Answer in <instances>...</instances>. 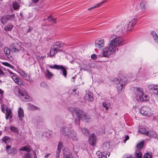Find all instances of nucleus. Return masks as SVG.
Returning a JSON list of instances; mask_svg holds the SVG:
<instances>
[{
  "mask_svg": "<svg viewBox=\"0 0 158 158\" xmlns=\"http://www.w3.org/2000/svg\"><path fill=\"white\" fill-rule=\"evenodd\" d=\"M6 15L8 21H13L15 19L14 15Z\"/></svg>",
  "mask_w": 158,
  "mask_h": 158,
  "instance_id": "39",
  "label": "nucleus"
},
{
  "mask_svg": "<svg viewBox=\"0 0 158 158\" xmlns=\"http://www.w3.org/2000/svg\"><path fill=\"white\" fill-rule=\"evenodd\" d=\"M143 144L144 141H143L137 144L136 145L137 148L139 149H141L143 147Z\"/></svg>",
  "mask_w": 158,
  "mask_h": 158,
  "instance_id": "36",
  "label": "nucleus"
},
{
  "mask_svg": "<svg viewBox=\"0 0 158 158\" xmlns=\"http://www.w3.org/2000/svg\"><path fill=\"white\" fill-rule=\"evenodd\" d=\"M153 38L156 41L158 42V35L157 34L155 35Z\"/></svg>",
  "mask_w": 158,
  "mask_h": 158,
  "instance_id": "50",
  "label": "nucleus"
},
{
  "mask_svg": "<svg viewBox=\"0 0 158 158\" xmlns=\"http://www.w3.org/2000/svg\"><path fill=\"white\" fill-rule=\"evenodd\" d=\"M110 104L107 103L106 102H104L102 103L103 106L105 108V109L108 110L109 109V106Z\"/></svg>",
  "mask_w": 158,
  "mask_h": 158,
  "instance_id": "43",
  "label": "nucleus"
},
{
  "mask_svg": "<svg viewBox=\"0 0 158 158\" xmlns=\"http://www.w3.org/2000/svg\"><path fill=\"white\" fill-rule=\"evenodd\" d=\"M104 45V40L102 39H100L98 40H96L95 41V45L97 48H102Z\"/></svg>",
  "mask_w": 158,
  "mask_h": 158,
  "instance_id": "14",
  "label": "nucleus"
},
{
  "mask_svg": "<svg viewBox=\"0 0 158 158\" xmlns=\"http://www.w3.org/2000/svg\"><path fill=\"white\" fill-rule=\"evenodd\" d=\"M63 153L64 158H70L69 151L67 148H64L63 150Z\"/></svg>",
  "mask_w": 158,
  "mask_h": 158,
  "instance_id": "17",
  "label": "nucleus"
},
{
  "mask_svg": "<svg viewBox=\"0 0 158 158\" xmlns=\"http://www.w3.org/2000/svg\"><path fill=\"white\" fill-rule=\"evenodd\" d=\"M76 91V90L75 89H73V92H75Z\"/></svg>",
  "mask_w": 158,
  "mask_h": 158,
  "instance_id": "64",
  "label": "nucleus"
},
{
  "mask_svg": "<svg viewBox=\"0 0 158 158\" xmlns=\"http://www.w3.org/2000/svg\"><path fill=\"white\" fill-rule=\"evenodd\" d=\"M110 155V152H108L107 153H106V156L107 157V155L108 156V157H109Z\"/></svg>",
  "mask_w": 158,
  "mask_h": 158,
  "instance_id": "60",
  "label": "nucleus"
},
{
  "mask_svg": "<svg viewBox=\"0 0 158 158\" xmlns=\"http://www.w3.org/2000/svg\"><path fill=\"white\" fill-rule=\"evenodd\" d=\"M91 58L92 59L95 60L96 59L97 56L95 54H92L91 56Z\"/></svg>",
  "mask_w": 158,
  "mask_h": 158,
  "instance_id": "53",
  "label": "nucleus"
},
{
  "mask_svg": "<svg viewBox=\"0 0 158 158\" xmlns=\"http://www.w3.org/2000/svg\"><path fill=\"white\" fill-rule=\"evenodd\" d=\"M11 78L17 84L19 85H21L22 84V82L20 81V80L15 75L12 76Z\"/></svg>",
  "mask_w": 158,
  "mask_h": 158,
  "instance_id": "21",
  "label": "nucleus"
},
{
  "mask_svg": "<svg viewBox=\"0 0 158 158\" xmlns=\"http://www.w3.org/2000/svg\"><path fill=\"white\" fill-rule=\"evenodd\" d=\"M13 7L15 10L18 9L19 7V4L16 2H14L12 4Z\"/></svg>",
  "mask_w": 158,
  "mask_h": 158,
  "instance_id": "35",
  "label": "nucleus"
},
{
  "mask_svg": "<svg viewBox=\"0 0 158 158\" xmlns=\"http://www.w3.org/2000/svg\"><path fill=\"white\" fill-rule=\"evenodd\" d=\"M124 158H131V157L130 156H124Z\"/></svg>",
  "mask_w": 158,
  "mask_h": 158,
  "instance_id": "61",
  "label": "nucleus"
},
{
  "mask_svg": "<svg viewBox=\"0 0 158 158\" xmlns=\"http://www.w3.org/2000/svg\"><path fill=\"white\" fill-rule=\"evenodd\" d=\"M123 40L119 36H115L110 41L108 46L103 49V55L104 57H108L109 56L112 54L116 50L117 47L122 45L123 43Z\"/></svg>",
  "mask_w": 158,
  "mask_h": 158,
  "instance_id": "1",
  "label": "nucleus"
},
{
  "mask_svg": "<svg viewBox=\"0 0 158 158\" xmlns=\"http://www.w3.org/2000/svg\"><path fill=\"white\" fill-rule=\"evenodd\" d=\"M6 119L9 118H12L11 115V111L10 109L7 108H6Z\"/></svg>",
  "mask_w": 158,
  "mask_h": 158,
  "instance_id": "18",
  "label": "nucleus"
},
{
  "mask_svg": "<svg viewBox=\"0 0 158 158\" xmlns=\"http://www.w3.org/2000/svg\"><path fill=\"white\" fill-rule=\"evenodd\" d=\"M15 91L16 94L17 93L18 94V96L19 98L20 96H23L27 94L26 91L24 90L21 89L19 86H16L15 88Z\"/></svg>",
  "mask_w": 158,
  "mask_h": 158,
  "instance_id": "11",
  "label": "nucleus"
},
{
  "mask_svg": "<svg viewBox=\"0 0 158 158\" xmlns=\"http://www.w3.org/2000/svg\"><path fill=\"white\" fill-rule=\"evenodd\" d=\"M139 131L141 134L145 135H149V131L143 128H140L139 130Z\"/></svg>",
  "mask_w": 158,
  "mask_h": 158,
  "instance_id": "25",
  "label": "nucleus"
},
{
  "mask_svg": "<svg viewBox=\"0 0 158 158\" xmlns=\"http://www.w3.org/2000/svg\"><path fill=\"white\" fill-rule=\"evenodd\" d=\"M149 135L151 137L155 138L157 137V134L155 132H150V133H149V135Z\"/></svg>",
  "mask_w": 158,
  "mask_h": 158,
  "instance_id": "41",
  "label": "nucleus"
},
{
  "mask_svg": "<svg viewBox=\"0 0 158 158\" xmlns=\"http://www.w3.org/2000/svg\"><path fill=\"white\" fill-rule=\"evenodd\" d=\"M96 136L94 133L91 134L89 138V143L92 146H94L96 144Z\"/></svg>",
  "mask_w": 158,
  "mask_h": 158,
  "instance_id": "9",
  "label": "nucleus"
},
{
  "mask_svg": "<svg viewBox=\"0 0 158 158\" xmlns=\"http://www.w3.org/2000/svg\"><path fill=\"white\" fill-rule=\"evenodd\" d=\"M8 72L11 73V74H14V73H13L11 71H9V70H8Z\"/></svg>",
  "mask_w": 158,
  "mask_h": 158,
  "instance_id": "63",
  "label": "nucleus"
},
{
  "mask_svg": "<svg viewBox=\"0 0 158 158\" xmlns=\"http://www.w3.org/2000/svg\"><path fill=\"white\" fill-rule=\"evenodd\" d=\"M28 108L29 109L32 110L35 109V106L30 104H28Z\"/></svg>",
  "mask_w": 158,
  "mask_h": 158,
  "instance_id": "45",
  "label": "nucleus"
},
{
  "mask_svg": "<svg viewBox=\"0 0 158 158\" xmlns=\"http://www.w3.org/2000/svg\"><path fill=\"white\" fill-rule=\"evenodd\" d=\"M13 26L11 24H8L4 27V30L6 31H10L13 28Z\"/></svg>",
  "mask_w": 158,
  "mask_h": 158,
  "instance_id": "24",
  "label": "nucleus"
},
{
  "mask_svg": "<svg viewBox=\"0 0 158 158\" xmlns=\"http://www.w3.org/2000/svg\"><path fill=\"white\" fill-rule=\"evenodd\" d=\"M29 96L26 94L23 96H20V98L23 101L26 102L29 99Z\"/></svg>",
  "mask_w": 158,
  "mask_h": 158,
  "instance_id": "28",
  "label": "nucleus"
},
{
  "mask_svg": "<svg viewBox=\"0 0 158 158\" xmlns=\"http://www.w3.org/2000/svg\"><path fill=\"white\" fill-rule=\"evenodd\" d=\"M31 148L30 146H23L19 149V151H26L27 152H30L31 150Z\"/></svg>",
  "mask_w": 158,
  "mask_h": 158,
  "instance_id": "23",
  "label": "nucleus"
},
{
  "mask_svg": "<svg viewBox=\"0 0 158 158\" xmlns=\"http://www.w3.org/2000/svg\"><path fill=\"white\" fill-rule=\"evenodd\" d=\"M20 74L21 76L24 77H27V74L23 71L20 72Z\"/></svg>",
  "mask_w": 158,
  "mask_h": 158,
  "instance_id": "46",
  "label": "nucleus"
},
{
  "mask_svg": "<svg viewBox=\"0 0 158 158\" xmlns=\"http://www.w3.org/2000/svg\"><path fill=\"white\" fill-rule=\"evenodd\" d=\"M85 99L89 101L92 102L94 100L92 94L90 93H88L85 96Z\"/></svg>",
  "mask_w": 158,
  "mask_h": 158,
  "instance_id": "20",
  "label": "nucleus"
},
{
  "mask_svg": "<svg viewBox=\"0 0 158 158\" xmlns=\"http://www.w3.org/2000/svg\"><path fill=\"white\" fill-rule=\"evenodd\" d=\"M127 81V79L126 77L122 76L120 78L119 82L117 84L118 91H121L122 90L124 85L126 83Z\"/></svg>",
  "mask_w": 158,
  "mask_h": 158,
  "instance_id": "5",
  "label": "nucleus"
},
{
  "mask_svg": "<svg viewBox=\"0 0 158 158\" xmlns=\"http://www.w3.org/2000/svg\"><path fill=\"white\" fill-rule=\"evenodd\" d=\"M60 50L57 47H55L54 46H52L51 48L50 56H52L55 55L57 53L60 51Z\"/></svg>",
  "mask_w": 158,
  "mask_h": 158,
  "instance_id": "12",
  "label": "nucleus"
},
{
  "mask_svg": "<svg viewBox=\"0 0 158 158\" xmlns=\"http://www.w3.org/2000/svg\"><path fill=\"white\" fill-rule=\"evenodd\" d=\"M10 48H9L8 47H5L4 50V53L7 57L10 55Z\"/></svg>",
  "mask_w": 158,
  "mask_h": 158,
  "instance_id": "30",
  "label": "nucleus"
},
{
  "mask_svg": "<svg viewBox=\"0 0 158 158\" xmlns=\"http://www.w3.org/2000/svg\"><path fill=\"white\" fill-rule=\"evenodd\" d=\"M32 1L35 3H36L39 0H32Z\"/></svg>",
  "mask_w": 158,
  "mask_h": 158,
  "instance_id": "58",
  "label": "nucleus"
},
{
  "mask_svg": "<svg viewBox=\"0 0 158 158\" xmlns=\"http://www.w3.org/2000/svg\"><path fill=\"white\" fill-rule=\"evenodd\" d=\"M148 88L152 90H154V93L158 95V85L151 84L148 86Z\"/></svg>",
  "mask_w": 158,
  "mask_h": 158,
  "instance_id": "13",
  "label": "nucleus"
},
{
  "mask_svg": "<svg viewBox=\"0 0 158 158\" xmlns=\"http://www.w3.org/2000/svg\"><path fill=\"white\" fill-rule=\"evenodd\" d=\"M5 74L3 73L2 71L0 69V82H2L3 80V78L5 77Z\"/></svg>",
  "mask_w": 158,
  "mask_h": 158,
  "instance_id": "34",
  "label": "nucleus"
},
{
  "mask_svg": "<svg viewBox=\"0 0 158 158\" xmlns=\"http://www.w3.org/2000/svg\"><path fill=\"white\" fill-rule=\"evenodd\" d=\"M68 136L73 140H77L78 139L76 133L73 130Z\"/></svg>",
  "mask_w": 158,
  "mask_h": 158,
  "instance_id": "15",
  "label": "nucleus"
},
{
  "mask_svg": "<svg viewBox=\"0 0 158 158\" xmlns=\"http://www.w3.org/2000/svg\"><path fill=\"white\" fill-rule=\"evenodd\" d=\"M8 19L6 15L4 16L1 19V22L2 23L5 24L8 21Z\"/></svg>",
  "mask_w": 158,
  "mask_h": 158,
  "instance_id": "31",
  "label": "nucleus"
},
{
  "mask_svg": "<svg viewBox=\"0 0 158 158\" xmlns=\"http://www.w3.org/2000/svg\"><path fill=\"white\" fill-rule=\"evenodd\" d=\"M9 48L11 51L13 53L19 52L21 48V46L17 43H12L10 44Z\"/></svg>",
  "mask_w": 158,
  "mask_h": 158,
  "instance_id": "6",
  "label": "nucleus"
},
{
  "mask_svg": "<svg viewBox=\"0 0 158 158\" xmlns=\"http://www.w3.org/2000/svg\"><path fill=\"white\" fill-rule=\"evenodd\" d=\"M140 113L143 115L148 117L151 114V110L148 106H143L141 108Z\"/></svg>",
  "mask_w": 158,
  "mask_h": 158,
  "instance_id": "8",
  "label": "nucleus"
},
{
  "mask_svg": "<svg viewBox=\"0 0 158 158\" xmlns=\"http://www.w3.org/2000/svg\"><path fill=\"white\" fill-rule=\"evenodd\" d=\"M46 71L47 72L46 76L49 78H51L53 76V74L51 73L48 69H46Z\"/></svg>",
  "mask_w": 158,
  "mask_h": 158,
  "instance_id": "40",
  "label": "nucleus"
},
{
  "mask_svg": "<svg viewBox=\"0 0 158 158\" xmlns=\"http://www.w3.org/2000/svg\"><path fill=\"white\" fill-rule=\"evenodd\" d=\"M59 65L55 64L53 66H49V68L51 69H58Z\"/></svg>",
  "mask_w": 158,
  "mask_h": 158,
  "instance_id": "47",
  "label": "nucleus"
},
{
  "mask_svg": "<svg viewBox=\"0 0 158 158\" xmlns=\"http://www.w3.org/2000/svg\"><path fill=\"white\" fill-rule=\"evenodd\" d=\"M125 138V139L123 140V142L124 143H125L126 141L129 139V136L128 135H126Z\"/></svg>",
  "mask_w": 158,
  "mask_h": 158,
  "instance_id": "52",
  "label": "nucleus"
},
{
  "mask_svg": "<svg viewBox=\"0 0 158 158\" xmlns=\"http://www.w3.org/2000/svg\"><path fill=\"white\" fill-rule=\"evenodd\" d=\"M71 110H72L73 116L77 117L75 120V123L76 124H79L80 120L82 119L86 122H89L90 119L89 116L82 110L77 108H72Z\"/></svg>",
  "mask_w": 158,
  "mask_h": 158,
  "instance_id": "2",
  "label": "nucleus"
},
{
  "mask_svg": "<svg viewBox=\"0 0 158 158\" xmlns=\"http://www.w3.org/2000/svg\"><path fill=\"white\" fill-rule=\"evenodd\" d=\"M135 156L136 158H141L142 153L139 150H137L135 152Z\"/></svg>",
  "mask_w": 158,
  "mask_h": 158,
  "instance_id": "29",
  "label": "nucleus"
},
{
  "mask_svg": "<svg viewBox=\"0 0 158 158\" xmlns=\"http://www.w3.org/2000/svg\"><path fill=\"white\" fill-rule=\"evenodd\" d=\"M58 69H60L61 70V72H60L61 74H62L65 77H66L67 75V71L65 68L61 65H59Z\"/></svg>",
  "mask_w": 158,
  "mask_h": 158,
  "instance_id": "19",
  "label": "nucleus"
},
{
  "mask_svg": "<svg viewBox=\"0 0 158 158\" xmlns=\"http://www.w3.org/2000/svg\"><path fill=\"white\" fill-rule=\"evenodd\" d=\"M32 155L30 153H27L24 154L22 158H32Z\"/></svg>",
  "mask_w": 158,
  "mask_h": 158,
  "instance_id": "37",
  "label": "nucleus"
},
{
  "mask_svg": "<svg viewBox=\"0 0 158 158\" xmlns=\"http://www.w3.org/2000/svg\"><path fill=\"white\" fill-rule=\"evenodd\" d=\"M62 143L61 142H59L58 146V148L57 150L61 151V149L62 148Z\"/></svg>",
  "mask_w": 158,
  "mask_h": 158,
  "instance_id": "49",
  "label": "nucleus"
},
{
  "mask_svg": "<svg viewBox=\"0 0 158 158\" xmlns=\"http://www.w3.org/2000/svg\"><path fill=\"white\" fill-rule=\"evenodd\" d=\"M146 4V2L145 1H143L140 3L139 7L142 10H144L145 9V6Z\"/></svg>",
  "mask_w": 158,
  "mask_h": 158,
  "instance_id": "33",
  "label": "nucleus"
},
{
  "mask_svg": "<svg viewBox=\"0 0 158 158\" xmlns=\"http://www.w3.org/2000/svg\"><path fill=\"white\" fill-rule=\"evenodd\" d=\"M3 91L0 89V97H2V94H3Z\"/></svg>",
  "mask_w": 158,
  "mask_h": 158,
  "instance_id": "55",
  "label": "nucleus"
},
{
  "mask_svg": "<svg viewBox=\"0 0 158 158\" xmlns=\"http://www.w3.org/2000/svg\"><path fill=\"white\" fill-rule=\"evenodd\" d=\"M9 139V138L7 136H5L2 139L3 142H4L6 144L7 143V142Z\"/></svg>",
  "mask_w": 158,
  "mask_h": 158,
  "instance_id": "42",
  "label": "nucleus"
},
{
  "mask_svg": "<svg viewBox=\"0 0 158 158\" xmlns=\"http://www.w3.org/2000/svg\"><path fill=\"white\" fill-rule=\"evenodd\" d=\"M151 34L152 35L153 37L157 34L155 31H153L151 32Z\"/></svg>",
  "mask_w": 158,
  "mask_h": 158,
  "instance_id": "54",
  "label": "nucleus"
},
{
  "mask_svg": "<svg viewBox=\"0 0 158 158\" xmlns=\"http://www.w3.org/2000/svg\"><path fill=\"white\" fill-rule=\"evenodd\" d=\"M107 0H104L102 2L98 3L96 5H95L94 6V7H95V8L96 7H98L100 6L101 5L105 3V2H106L107 1Z\"/></svg>",
  "mask_w": 158,
  "mask_h": 158,
  "instance_id": "44",
  "label": "nucleus"
},
{
  "mask_svg": "<svg viewBox=\"0 0 158 158\" xmlns=\"http://www.w3.org/2000/svg\"><path fill=\"white\" fill-rule=\"evenodd\" d=\"M144 158H151L152 155L149 153H147L144 156Z\"/></svg>",
  "mask_w": 158,
  "mask_h": 158,
  "instance_id": "48",
  "label": "nucleus"
},
{
  "mask_svg": "<svg viewBox=\"0 0 158 158\" xmlns=\"http://www.w3.org/2000/svg\"><path fill=\"white\" fill-rule=\"evenodd\" d=\"M49 154H46L45 156V157H48V156H49Z\"/></svg>",
  "mask_w": 158,
  "mask_h": 158,
  "instance_id": "62",
  "label": "nucleus"
},
{
  "mask_svg": "<svg viewBox=\"0 0 158 158\" xmlns=\"http://www.w3.org/2000/svg\"><path fill=\"white\" fill-rule=\"evenodd\" d=\"M64 44L62 42L60 41L56 42L55 44L53 45L55 47H57L58 49L64 46Z\"/></svg>",
  "mask_w": 158,
  "mask_h": 158,
  "instance_id": "27",
  "label": "nucleus"
},
{
  "mask_svg": "<svg viewBox=\"0 0 158 158\" xmlns=\"http://www.w3.org/2000/svg\"><path fill=\"white\" fill-rule=\"evenodd\" d=\"M47 19L50 22H52L54 23H56V19L52 18L51 15L48 17Z\"/></svg>",
  "mask_w": 158,
  "mask_h": 158,
  "instance_id": "32",
  "label": "nucleus"
},
{
  "mask_svg": "<svg viewBox=\"0 0 158 158\" xmlns=\"http://www.w3.org/2000/svg\"><path fill=\"white\" fill-rule=\"evenodd\" d=\"M10 130L12 131L15 133H18L19 131L18 129L14 126H11L10 127Z\"/></svg>",
  "mask_w": 158,
  "mask_h": 158,
  "instance_id": "38",
  "label": "nucleus"
},
{
  "mask_svg": "<svg viewBox=\"0 0 158 158\" xmlns=\"http://www.w3.org/2000/svg\"><path fill=\"white\" fill-rule=\"evenodd\" d=\"M95 8V7H94V6H93V7H91L90 8H88V10H92L93 9H94Z\"/></svg>",
  "mask_w": 158,
  "mask_h": 158,
  "instance_id": "57",
  "label": "nucleus"
},
{
  "mask_svg": "<svg viewBox=\"0 0 158 158\" xmlns=\"http://www.w3.org/2000/svg\"><path fill=\"white\" fill-rule=\"evenodd\" d=\"M97 154L98 157L100 158H107V157L106 156V152H101L98 151L97 152Z\"/></svg>",
  "mask_w": 158,
  "mask_h": 158,
  "instance_id": "22",
  "label": "nucleus"
},
{
  "mask_svg": "<svg viewBox=\"0 0 158 158\" xmlns=\"http://www.w3.org/2000/svg\"><path fill=\"white\" fill-rule=\"evenodd\" d=\"M6 151L8 154L15 155L17 153V149L15 148H11L10 145H7L6 147Z\"/></svg>",
  "mask_w": 158,
  "mask_h": 158,
  "instance_id": "10",
  "label": "nucleus"
},
{
  "mask_svg": "<svg viewBox=\"0 0 158 158\" xmlns=\"http://www.w3.org/2000/svg\"><path fill=\"white\" fill-rule=\"evenodd\" d=\"M32 30V28H31V27H29V29H28V30L27 31V32H30Z\"/></svg>",
  "mask_w": 158,
  "mask_h": 158,
  "instance_id": "59",
  "label": "nucleus"
},
{
  "mask_svg": "<svg viewBox=\"0 0 158 158\" xmlns=\"http://www.w3.org/2000/svg\"><path fill=\"white\" fill-rule=\"evenodd\" d=\"M137 93L139 95L141 101H147L149 100V97L143 93V91L142 89L138 88L137 89Z\"/></svg>",
  "mask_w": 158,
  "mask_h": 158,
  "instance_id": "4",
  "label": "nucleus"
},
{
  "mask_svg": "<svg viewBox=\"0 0 158 158\" xmlns=\"http://www.w3.org/2000/svg\"><path fill=\"white\" fill-rule=\"evenodd\" d=\"M73 129L70 125L63 127L61 130L62 134L64 135L68 136Z\"/></svg>",
  "mask_w": 158,
  "mask_h": 158,
  "instance_id": "7",
  "label": "nucleus"
},
{
  "mask_svg": "<svg viewBox=\"0 0 158 158\" xmlns=\"http://www.w3.org/2000/svg\"><path fill=\"white\" fill-rule=\"evenodd\" d=\"M138 21L137 18L133 19L128 24L124 23L118 26L115 28L116 32L118 34H121L127 31H131Z\"/></svg>",
  "mask_w": 158,
  "mask_h": 158,
  "instance_id": "3",
  "label": "nucleus"
},
{
  "mask_svg": "<svg viewBox=\"0 0 158 158\" xmlns=\"http://www.w3.org/2000/svg\"><path fill=\"white\" fill-rule=\"evenodd\" d=\"M81 130L83 134L85 135L88 136L90 134L89 131L85 127L81 128Z\"/></svg>",
  "mask_w": 158,
  "mask_h": 158,
  "instance_id": "26",
  "label": "nucleus"
},
{
  "mask_svg": "<svg viewBox=\"0 0 158 158\" xmlns=\"http://www.w3.org/2000/svg\"><path fill=\"white\" fill-rule=\"evenodd\" d=\"M6 108H5V109L3 108V107H2V111L3 112V113H5V111H6Z\"/></svg>",
  "mask_w": 158,
  "mask_h": 158,
  "instance_id": "56",
  "label": "nucleus"
},
{
  "mask_svg": "<svg viewBox=\"0 0 158 158\" xmlns=\"http://www.w3.org/2000/svg\"><path fill=\"white\" fill-rule=\"evenodd\" d=\"M18 115L19 120L22 121L23 119V118L24 117V113L23 109L20 107L19 108L18 111Z\"/></svg>",
  "mask_w": 158,
  "mask_h": 158,
  "instance_id": "16",
  "label": "nucleus"
},
{
  "mask_svg": "<svg viewBox=\"0 0 158 158\" xmlns=\"http://www.w3.org/2000/svg\"><path fill=\"white\" fill-rule=\"evenodd\" d=\"M61 151L59 150H57L56 152V157L59 158L60 157V152Z\"/></svg>",
  "mask_w": 158,
  "mask_h": 158,
  "instance_id": "51",
  "label": "nucleus"
}]
</instances>
